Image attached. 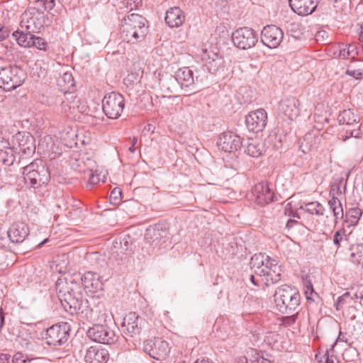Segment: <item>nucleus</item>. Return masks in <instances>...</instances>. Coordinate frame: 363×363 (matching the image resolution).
I'll list each match as a JSON object with an SVG mask.
<instances>
[{
	"instance_id": "nucleus-1",
	"label": "nucleus",
	"mask_w": 363,
	"mask_h": 363,
	"mask_svg": "<svg viewBox=\"0 0 363 363\" xmlns=\"http://www.w3.org/2000/svg\"><path fill=\"white\" fill-rule=\"evenodd\" d=\"M147 23L144 17L137 13L125 16L121 23V38L133 44L143 40L147 33Z\"/></svg>"
},
{
	"instance_id": "nucleus-2",
	"label": "nucleus",
	"mask_w": 363,
	"mask_h": 363,
	"mask_svg": "<svg viewBox=\"0 0 363 363\" xmlns=\"http://www.w3.org/2000/svg\"><path fill=\"white\" fill-rule=\"evenodd\" d=\"M58 280L56 283V289L59 292L60 301L65 310L72 315L78 314L82 316V311H84L85 306L82 300L76 296L75 289L79 288L77 281H71L72 286H62Z\"/></svg>"
},
{
	"instance_id": "nucleus-3",
	"label": "nucleus",
	"mask_w": 363,
	"mask_h": 363,
	"mask_svg": "<svg viewBox=\"0 0 363 363\" xmlns=\"http://www.w3.org/2000/svg\"><path fill=\"white\" fill-rule=\"evenodd\" d=\"M274 297L277 309L282 313H292L300 305L299 292L289 285L285 284L279 287Z\"/></svg>"
},
{
	"instance_id": "nucleus-4",
	"label": "nucleus",
	"mask_w": 363,
	"mask_h": 363,
	"mask_svg": "<svg viewBox=\"0 0 363 363\" xmlns=\"http://www.w3.org/2000/svg\"><path fill=\"white\" fill-rule=\"evenodd\" d=\"M23 174L25 182L34 189L47 185L50 179L48 168L41 160H35L23 167Z\"/></svg>"
},
{
	"instance_id": "nucleus-5",
	"label": "nucleus",
	"mask_w": 363,
	"mask_h": 363,
	"mask_svg": "<svg viewBox=\"0 0 363 363\" xmlns=\"http://www.w3.org/2000/svg\"><path fill=\"white\" fill-rule=\"evenodd\" d=\"M26 77V74L17 65H9L0 69V88L6 91L20 86Z\"/></svg>"
},
{
	"instance_id": "nucleus-6",
	"label": "nucleus",
	"mask_w": 363,
	"mask_h": 363,
	"mask_svg": "<svg viewBox=\"0 0 363 363\" xmlns=\"http://www.w3.org/2000/svg\"><path fill=\"white\" fill-rule=\"evenodd\" d=\"M167 235V230L160 225L150 226L145 230L142 250L147 255H151L155 249L160 247L165 242Z\"/></svg>"
},
{
	"instance_id": "nucleus-7",
	"label": "nucleus",
	"mask_w": 363,
	"mask_h": 363,
	"mask_svg": "<svg viewBox=\"0 0 363 363\" xmlns=\"http://www.w3.org/2000/svg\"><path fill=\"white\" fill-rule=\"evenodd\" d=\"M125 99L119 93L112 91L106 94L102 100V110L111 119H117L123 111Z\"/></svg>"
},
{
	"instance_id": "nucleus-8",
	"label": "nucleus",
	"mask_w": 363,
	"mask_h": 363,
	"mask_svg": "<svg viewBox=\"0 0 363 363\" xmlns=\"http://www.w3.org/2000/svg\"><path fill=\"white\" fill-rule=\"evenodd\" d=\"M46 16L36 8L28 9L21 16V27L27 32L39 33L45 23Z\"/></svg>"
},
{
	"instance_id": "nucleus-9",
	"label": "nucleus",
	"mask_w": 363,
	"mask_h": 363,
	"mask_svg": "<svg viewBox=\"0 0 363 363\" xmlns=\"http://www.w3.org/2000/svg\"><path fill=\"white\" fill-rule=\"evenodd\" d=\"M57 84L62 91L65 92H71L74 89L75 82L72 73L65 72L57 80ZM67 102L63 101V106H67L69 110H77L79 112L85 111L84 106H81L79 99L71 93L67 97Z\"/></svg>"
},
{
	"instance_id": "nucleus-10",
	"label": "nucleus",
	"mask_w": 363,
	"mask_h": 363,
	"mask_svg": "<svg viewBox=\"0 0 363 363\" xmlns=\"http://www.w3.org/2000/svg\"><path fill=\"white\" fill-rule=\"evenodd\" d=\"M258 33L249 27L238 28L232 34L233 44L242 50L254 47L258 42Z\"/></svg>"
},
{
	"instance_id": "nucleus-11",
	"label": "nucleus",
	"mask_w": 363,
	"mask_h": 363,
	"mask_svg": "<svg viewBox=\"0 0 363 363\" xmlns=\"http://www.w3.org/2000/svg\"><path fill=\"white\" fill-rule=\"evenodd\" d=\"M69 326L67 323L55 324L47 329L44 336L48 345L61 346L65 344L69 336Z\"/></svg>"
},
{
	"instance_id": "nucleus-12",
	"label": "nucleus",
	"mask_w": 363,
	"mask_h": 363,
	"mask_svg": "<svg viewBox=\"0 0 363 363\" xmlns=\"http://www.w3.org/2000/svg\"><path fill=\"white\" fill-rule=\"evenodd\" d=\"M86 334L91 340L99 343L111 345L116 341L114 331L104 324H94Z\"/></svg>"
},
{
	"instance_id": "nucleus-13",
	"label": "nucleus",
	"mask_w": 363,
	"mask_h": 363,
	"mask_svg": "<svg viewBox=\"0 0 363 363\" xmlns=\"http://www.w3.org/2000/svg\"><path fill=\"white\" fill-rule=\"evenodd\" d=\"M177 82L180 84L184 95L189 96L199 91L195 84L194 73L189 67H182L179 69L174 76Z\"/></svg>"
},
{
	"instance_id": "nucleus-14",
	"label": "nucleus",
	"mask_w": 363,
	"mask_h": 363,
	"mask_svg": "<svg viewBox=\"0 0 363 363\" xmlns=\"http://www.w3.org/2000/svg\"><path fill=\"white\" fill-rule=\"evenodd\" d=\"M284 38L282 30L274 25L264 27L261 32V41L269 48H277Z\"/></svg>"
},
{
	"instance_id": "nucleus-15",
	"label": "nucleus",
	"mask_w": 363,
	"mask_h": 363,
	"mask_svg": "<svg viewBox=\"0 0 363 363\" xmlns=\"http://www.w3.org/2000/svg\"><path fill=\"white\" fill-rule=\"evenodd\" d=\"M245 123L250 131L262 132L267 123V113L263 108L250 112L245 118Z\"/></svg>"
},
{
	"instance_id": "nucleus-16",
	"label": "nucleus",
	"mask_w": 363,
	"mask_h": 363,
	"mask_svg": "<svg viewBox=\"0 0 363 363\" xmlns=\"http://www.w3.org/2000/svg\"><path fill=\"white\" fill-rule=\"evenodd\" d=\"M146 323L145 320L135 312L128 313L123 323L124 333L130 337L138 335Z\"/></svg>"
},
{
	"instance_id": "nucleus-17",
	"label": "nucleus",
	"mask_w": 363,
	"mask_h": 363,
	"mask_svg": "<svg viewBox=\"0 0 363 363\" xmlns=\"http://www.w3.org/2000/svg\"><path fill=\"white\" fill-rule=\"evenodd\" d=\"M252 199L259 206L274 201L275 195L267 183H258L252 190Z\"/></svg>"
},
{
	"instance_id": "nucleus-18",
	"label": "nucleus",
	"mask_w": 363,
	"mask_h": 363,
	"mask_svg": "<svg viewBox=\"0 0 363 363\" xmlns=\"http://www.w3.org/2000/svg\"><path fill=\"white\" fill-rule=\"evenodd\" d=\"M242 144L240 137L230 131L221 134L217 142L218 147L226 152L237 151Z\"/></svg>"
},
{
	"instance_id": "nucleus-19",
	"label": "nucleus",
	"mask_w": 363,
	"mask_h": 363,
	"mask_svg": "<svg viewBox=\"0 0 363 363\" xmlns=\"http://www.w3.org/2000/svg\"><path fill=\"white\" fill-rule=\"evenodd\" d=\"M109 317L108 311L103 305H98L94 308H90L85 303L84 311H82V318L94 324H103Z\"/></svg>"
},
{
	"instance_id": "nucleus-20",
	"label": "nucleus",
	"mask_w": 363,
	"mask_h": 363,
	"mask_svg": "<svg viewBox=\"0 0 363 363\" xmlns=\"http://www.w3.org/2000/svg\"><path fill=\"white\" fill-rule=\"evenodd\" d=\"M299 101L294 96L283 98L279 104V112L289 119L294 120L299 115Z\"/></svg>"
},
{
	"instance_id": "nucleus-21",
	"label": "nucleus",
	"mask_w": 363,
	"mask_h": 363,
	"mask_svg": "<svg viewBox=\"0 0 363 363\" xmlns=\"http://www.w3.org/2000/svg\"><path fill=\"white\" fill-rule=\"evenodd\" d=\"M108 359V350L101 346H91L87 348L84 357L85 363H106Z\"/></svg>"
},
{
	"instance_id": "nucleus-22",
	"label": "nucleus",
	"mask_w": 363,
	"mask_h": 363,
	"mask_svg": "<svg viewBox=\"0 0 363 363\" xmlns=\"http://www.w3.org/2000/svg\"><path fill=\"white\" fill-rule=\"evenodd\" d=\"M291 9L300 16L311 14L317 8L318 0H289Z\"/></svg>"
},
{
	"instance_id": "nucleus-23",
	"label": "nucleus",
	"mask_w": 363,
	"mask_h": 363,
	"mask_svg": "<svg viewBox=\"0 0 363 363\" xmlns=\"http://www.w3.org/2000/svg\"><path fill=\"white\" fill-rule=\"evenodd\" d=\"M8 237L13 243H21L29 234L28 225L23 222L13 223L8 230Z\"/></svg>"
},
{
	"instance_id": "nucleus-24",
	"label": "nucleus",
	"mask_w": 363,
	"mask_h": 363,
	"mask_svg": "<svg viewBox=\"0 0 363 363\" xmlns=\"http://www.w3.org/2000/svg\"><path fill=\"white\" fill-rule=\"evenodd\" d=\"M81 280L84 289L90 293H95L102 289L100 277L96 273L87 272L83 274Z\"/></svg>"
},
{
	"instance_id": "nucleus-25",
	"label": "nucleus",
	"mask_w": 363,
	"mask_h": 363,
	"mask_svg": "<svg viewBox=\"0 0 363 363\" xmlns=\"http://www.w3.org/2000/svg\"><path fill=\"white\" fill-rule=\"evenodd\" d=\"M129 238H124L119 242L116 241L111 250V256L116 260H123V256L130 255L133 252Z\"/></svg>"
},
{
	"instance_id": "nucleus-26",
	"label": "nucleus",
	"mask_w": 363,
	"mask_h": 363,
	"mask_svg": "<svg viewBox=\"0 0 363 363\" xmlns=\"http://www.w3.org/2000/svg\"><path fill=\"white\" fill-rule=\"evenodd\" d=\"M183 11L179 7H173L166 12L165 22L171 28L180 26L184 21Z\"/></svg>"
},
{
	"instance_id": "nucleus-27",
	"label": "nucleus",
	"mask_w": 363,
	"mask_h": 363,
	"mask_svg": "<svg viewBox=\"0 0 363 363\" xmlns=\"http://www.w3.org/2000/svg\"><path fill=\"white\" fill-rule=\"evenodd\" d=\"M169 352V344L160 338L155 339L151 349L150 355L153 358L160 359L165 358Z\"/></svg>"
},
{
	"instance_id": "nucleus-28",
	"label": "nucleus",
	"mask_w": 363,
	"mask_h": 363,
	"mask_svg": "<svg viewBox=\"0 0 363 363\" xmlns=\"http://www.w3.org/2000/svg\"><path fill=\"white\" fill-rule=\"evenodd\" d=\"M320 138L314 132H308L300 140L299 147L303 153H308L318 147Z\"/></svg>"
},
{
	"instance_id": "nucleus-29",
	"label": "nucleus",
	"mask_w": 363,
	"mask_h": 363,
	"mask_svg": "<svg viewBox=\"0 0 363 363\" xmlns=\"http://www.w3.org/2000/svg\"><path fill=\"white\" fill-rule=\"evenodd\" d=\"M213 56L212 58L208 57L206 64L209 72L216 74L218 72H223L224 70L223 59L216 53H213Z\"/></svg>"
},
{
	"instance_id": "nucleus-30",
	"label": "nucleus",
	"mask_w": 363,
	"mask_h": 363,
	"mask_svg": "<svg viewBox=\"0 0 363 363\" xmlns=\"http://www.w3.org/2000/svg\"><path fill=\"white\" fill-rule=\"evenodd\" d=\"M33 33L31 32H27L24 30H16L13 33V36L15 38L17 43L24 48L32 47V40L33 39Z\"/></svg>"
},
{
	"instance_id": "nucleus-31",
	"label": "nucleus",
	"mask_w": 363,
	"mask_h": 363,
	"mask_svg": "<svg viewBox=\"0 0 363 363\" xmlns=\"http://www.w3.org/2000/svg\"><path fill=\"white\" fill-rule=\"evenodd\" d=\"M269 259L270 257L263 253L254 255L250 261L251 268L254 270V273L256 274L257 269H264L269 263Z\"/></svg>"
},
{
	"instance_id": "nucleus-32",
	"label": "nucleus",
	"mask_w": 363,
	"mask_h": 363,
	"mask_svg": "<svg viewBox=\"0 0 363 363\" xmlns=\"http://www.w3.org/2000/svg\"><path fill=\"white\" fill-rule=\"evenodd\" d=\"M271 267H272V269L268 272L267 275L262 278V280L266 286L276 284L281 280V269L280 266L277 264Z\"/></svg>"
},
{
	"instance_id": "nucleus-33",
	"label": "nucleus",
	"mask_w": 363,
	"mask_h": 363,
	"mask_svg": "<svg viewBox=\"0 0 363 363\" xmlns=\"http://www.w3.org/2000/svg\"><path fill=\"white\" fill-rule=\"evenodd\" d=\"M350 251V260L354 264L363 265V244L351 245Z\"/></svg>"
},
{
	"instance_id": "nucleus-34",
	"label": "nucleus",
	"mask_w": 363,
	"mask_h": 363,
	"mask_svg": "<svg viewBox=\"0 0 363 363\" xmlns=\"http://www.w3.org/2000/svg\"><path fill=\"white\" fill-rule=\"evenodd\" d=\"M263 152V146L256 140H249L245 152L252 157H258Z\"/></svg>"
},
{
	"instance_id": "nucleus-35",
	"label": "nucleus",
	"mask_w": 363,
	"mask_h": 363,
	"mask_svg": "<svg viewBox=\"0 0 363 363\" xmlns=\"http://www.w3.org/2000/svg\"><path fill=\"white\" fill-rule=\"evenodd\" d=\"M338 121L340 124L357 126V116L350 109L342 111L338 116Z\"/></svg>"
},
{
	"instance_id": "nucleus-36",
	"label": "nucleus",
	"mask_w": 363,
	"mask_h": 363,
	"mask_svg": "<svg viewBox=\"0 0 363 363\" xmlns=\"http://www.w3.org/2000/svg\"><path fill=\"white\" fill-rule=\"evenodd\" d=\"M176 82L174 77L172 75L162 76L159 82L160 89L165 93H172Z\"/></svg>"
},
{
	"instance_id": "nucleus-37",
	"label": "nucleus",
	"mask_w": 363,
	"mask_h": 363,
	"mask_svg": "<svg viewBox=\"0 0 363 363\" xmlns=\"http://www.w3.org/2000/svg\"><path fill=\"white\" fill-rule=\"evenodd\" d=\"M328 204L333 213L336 222L344 218L343 208L339 199H330L328 201Z\"/></svg>"
},
{
	"instance_id": "nucleus-38",
	"label": "nucleus",
	"mask_w": 363,
	"mask_h": 363,
	"mask_svg": "<svg viewBox=\"0 0 363 363\" xmlns=\"http://www.w3.org/2000/svg\"><path fill=\"white\" fill-rule=\"evenodd\" d=\"M362 216V211L359 208H352L346 211L345 215V222L348 225H355L357 224L359 218Z\"/></svg>"
},
{
	"instance_id": "nucleus-39",
	"label": "nucleus",
	"mask_w": 363,
	"mask_h": 363,
	"mask_svg": "<svg viewBox=\"0 0 363 363\" xmlns=\"http://www.w3.org/2000/svg\"><path fill=\"white\" fill-rule=\"evenodd\" d=\"M300 208L312 215H323L325 210L323 206L318 201L306 203L304 206H301Z\"/></svg>"
},
{
	"instance_id": "nucleus-40",
	"label": "nucleus",
	"mask_w": 363,
	"mask_h": 363,
	"mask_svg": "<svg viewBox=\"0 0 363 363\" xmlns=\"http://www.w3.org/2000/svg\"><path fill=\"white\" fill-rule=\"evenodd\" d=\"M347 241V236L345 229L342 228L337 230L333 235V245L337 250L342 244Z\"/></svg>"
},
{
	"instance_id": "nucleus-41",
	"label": "nucleus",
	"mask_w": 363,
	"mask_h": 363,
	"mask_svg": "<svg viewBox=\"0 0 363 363\" xmlns=\"http://www.w3.org/2000/svg\"><path fill=\"white\" fill-rule=\"evenodd\" d=\"M14 160L15 155L11 146L0 152V162L3 164L9 166L13 163Z\"/></svg>"
},
{
	"instance_id": "nucleus-42",
	"label": "nucleus",
	"mask_w": 363,
	"mask_h": 363,
	"mask_svg": "<svg viewBox=\"0 0 363 363\" xmlns=\"http://www.w3.org/2000/svg\"><path fill=\"white\" fill-rule=\"evenodd\" d=\"M252 358L250 359L247 357H241L237 361L236 363H271L267 359H259V354L256 351L251 350Z\"/></svg>"
},
{
	"instance_id": "nucleus-43",
	"label": "nucleus",
	"mask_w": 363,
	"mask_h": 363,
	"mask_svg": "<svg viewBox=\"0 0 363 363\" xmlns=\"http://www.w3.org/2000/svg\"><path fill=\"white\" fill-rule=\"evenodd\" d=\"M304 293L307 300L315 301V297H318V294L314 291L313 285L310 280L306 278L303 280Z\"/></svg>"
},
{
	"instance_id": "nucleus-44",
	"label": "nucleus",
	"mask_w": 363,
	"mask_h": 363,
	"mask_svg": "<svg viewBox=\"0 0 363 363\" xmlns=\"http://www.w3.org/2000/svg\"><path fill=\"white\" fill-rule=\"evenodd\" d=\"M356 55L357 52L355 46L352 45H345V48H342L340 50L339 57L342 59H347L350 57L354 58Z\"/></svg>"
},
{
	"instance_id": "nucleus-45",
	"label": "nucleus",
	"mask_w": 363,
	"mask_h": 363,
	"mask_svg": "<svg viewBox=\"0 0 363 363\" xmlns=\"http://www.w3.org/2000/svg\"><path fill=\"white\" fill-rule=\"evenodd\" d=\"M342 178L334 179L330 185V196L331 199H338L341 195L340 184L342 182Z\"/></svg>"
},
{
	"instance_id": "nucleus-46",
	"label": "nucleus",
	"mask_w": 363,
	"mask_h": 363,
	"mask_svg": "<svg viewBox=\"0 0 363 363\" xmlns=\"http://www.w3.org/2000/svg\"><path fill=\"white\" fill-rule=\"evenodd\" d=\"M32 47H35L37 49L45 51L48 48L47 42L42 38L36 36L33 34V39L31 42Z\"/></svg>"
},
{
	"instance_id": "nucleus-47",
	"label": "nucleus",
	"mask_w": 363,
	"mask_h": 363,
	"mask_svg": "<svg viewBox=\"0 0 363 363\" xmlns=\"http://www.w3.org/2000/svg\"><path fill=\"white\" fill-rule=\"evenodd\" d=\"M269 262V263L268 264V265H267V267H265V268L264 269H256L257 276L259 277L262 280V278H264L267 275L268 272H269L272 269V267H271L274 264H278L277 260L273 259L271 257H270Z\"/></svg>"
},
{
	"instance_id": "nucleus-48",
	"label": "nucleus",
	"mask_w": 363,
	"mask_h": 363,
	"mask_svg": "<svg viewBox=\"0 0 363 363\" xmlns=\"http://www.w3.org/2000/svg\"><path fill=\"white\" fill-rule=\"evenodd\" d=\"M36 3L45 11H51L55 6V0H37Z\"/></svg>"
},
{
	"instance_id": "nucleus-49",
	"label": "nucleus",
	"mask_w": 363,
	"mask_h": 363,
	"mask_svg": "<svg viewBox=\"0 0 363 363\" xmlns=\"http://www.w3.org/2000/svg\"><path fill=\"white\" fill-rule=\"evenodd\" d=\"M346 74L356 79H361L362 77V72L360 69H354L350 66L347 67Z\"/></svg>"
},
{
	"instance_id": "nucleus-50",
	"label": "nucleus",
	"mask_w": 363,
	"mask_h": 363,
	"mask_svg": "<svg viewBox=\"0 0 363 363\" xmlns=\"http://www.w3.org/2000/svg\"><path fill=\"white\" fill-rule=\"evenodd\" d=\"M284 213L286 216L299 218L297 216L296 211L294 210L293 206L290 202L284 203Z\"/></svg>"
},
{
	"instance_id": "nucleus-51",
	"label": "nucleus",
	"mask_w": 363,
	"mask_h": 363,
	"mask_svg": "<svg viewBox=\"0 0 363 363\" xmlns=\"http://www.w3.org/2000/svg\"><path fill=\"white\" fill-rule=\"evenodd\" d=\"M325 36H326V38H328V35H327L326 32L324 30H321V31L318 32L315 34V38L318 43L325 44L327 43L326 39H325Z\"/></svg>"
},
{
	"instance_id": "nucleus-52",
	"label": "nucleus",
	"mask_w": 363,
	"mask_h": 363,
	"mask_svg": "<svg viewBox=\"0 0 363 363\" xmlns=\"http://www.w3.org/2000/svg\"><path fill=\"white\" fill-rule=\"evenodd\" d=\"M325 363H339V360L337 357L333 354H330L328 350H327L325 354Z\"/></svg>"
},
{
	"instance_id": "nucleus-53",
	"label": "nucleus",
	"mask_w": 363,
	"mask_h": 363,
	"mask_svg": "<svg viewBox=\"0 0 363 363\" xmlns=\"http://www.w3.org/2000/svg\"><path fill=\"white\" fill-rule=\"evenodd\" d=\"M349 296H350L349 294L345 293L344 295H342V296H340L337 298V302L335 303L337 310H339L340 308L342 307V305L344 304L346 298H349Z\"/></svg>"
},
{
	"instance_id": "nucleus-54",
	"label": "nucleus",
	"mask_w": 363,
	"mask_h": 363,
	"mask_svg": "<svg viewBox=\"0 0 363 363\" xmlns=\"http://www.w3.org/2000/svg\"><path fill=\"white\" fill-rule=\"evenodd\" d=\"M121 191L120 189H114L111 191L110 198L114 201H118L121 199Z\"/></svg>"
},
{
	"instance_id": "nucleus-55",
	"label": "nucleus",
	"mask_w": 363,
	"mask_h": 363,
	"mask_svg": "<svg viewBox=\"0 0 363 363\" xmlns=\"http://www.w3.org/2000/svg\"><path fill=\"white\" fill-rule=\"evenodd\" d=\"M99 178L97 175H94V173H90L88 184L94 186L95 184L99 182Z\"/></svg>"
},
{
	"instance_id": "nucleus-56",
	"label": "nucleus",
	"mask_w": 363,
	"mask_h": 363,
	"mask_svg": "<svg viewBox=\"0 0 363 363\" xmlns=\"http://www.w3.org/2000/svg\"><path fill=\"white\" fill-rule=\"evenodd\" d=\"M13 363H26V359H23V356L21 353H17L13 357L12 359Z\"/></svg>"
},
{
	"instance_id": "nucleus-57",
	"label": "nucleus",
	"mask_w": 363,
	"mask_h": 363,
	"mask_svg": "<svg viewBox=\"0 0 363 363\" xmlns=\"http://www.w3.org/2000/svg\"><path fill=\"white\" fill-rule=\"evenodd\" d=\"M10 143L6 139L0 137V152L4 151L6 148L9 147Z\"/></svg>"
},
{
	"instance_id": "nucleus-58",
	"label": "nucleus",
	"mask_w": 363,
	"mask_h": 363,
	"mask_svg": "<svg viewBox=\"0 0 363 363\" xmlns=\"http://www.w3.org/2000/svg\"><path fill=\"white\" fill-rule=\"evenodd\" d=\"M9 35V31L6 28H0V42L5 40Z\"/></svg>"
},
{
	"instance_id": "nucleus-59",
	"label": "nucleus",
	"mask_w": 363,
	"mask_h": 363,
	"mask_svg": "<svg viewBox=\"0 0 363 363\" xmlns=\"http://www.w3.org/2000/svg\"><path fill=\"white\" fill-rule=\"evenodd\" d=\"M250 281L255 286H259L261 282H263L261 278L257 276L256 274L250 275Z\"/></svg>"
},
{
	"instance_id": "nucleus-60",
	"label": "nucleus",
	"mask_w": 363,
	"mask_h": 363,
	"mask_svg": "<svg viewBox=\"0 0 363 363\" xmlns=\"http://www.w3.org/2000/svg\"><path fill=\"white\" fill-rule=\"evenodd\" d=\"M138 143V139L134 137L132 140H131V145L129 147V151L131 152V153H134L135 152V150H136V147H135V145L137 144Z\"/></svg>"
},
{
	"instance_id": "nucleus-61",
	"label": "nucleus",
	"mask_w": 363,
	"mask_h": 363,
	"mask_svg": "<svg viewBox=\"0 0 363 363\" xmlns=\"http://www.w3.org/2000/svg\"><path fill=\"white\" fill-rule=\"evenodd\" d=\"M10 356L6 354H0V363H8Z\"/></svg>"
},
{
	"instance_id": "nucleus-62",
	"label": "nucleus",
	"mask_w": 363,
	"mask_h": 363,
	"mask_svg": "<svg viewBox=\"0 0 363 363\" xmlns=\"http://www.w3.org/2000/svg\"><path fill=\"white\" fill-rule=\"evenodd\" d=\"M194 363H213V362L207 357H203L201 359H198L194 362Z\"/></svg>"
},
{
	"instance_id": "nucleus-63",
	"label": "nucleus",
	"mask_w": 363,
	"mask_h": 363,
	"mask_svg": "<svg viewBox=\"0 0 363 363\" xmlns=\"http://www.w3.org/2000/svg\"><path fill=\"white\" fill-rule=\"evenodd\" d=\"M345 342V339H344V337L342 336V333L340 332V334H339V336L337 337L335 342L332 345V348H331V350H333V347H335V345L338 342Z\"/></svg>"
},
{
	"instance_id": "nucleus-64",
	"label": "nucleus",
	"mask_w": 363,
	"mask_h": 363,
	"mask_svg": "<svg viewBox=\"0 0 363 363\" xmlns=\"http://www.w3.org/2000/svg\"><path fill=\"white\" fill-rule=\"evenodd\" d=\"M297 222L295 220L289 219L286 223L287 228H291L294 224H296Z\"/></svg>"
}]
</instances>
